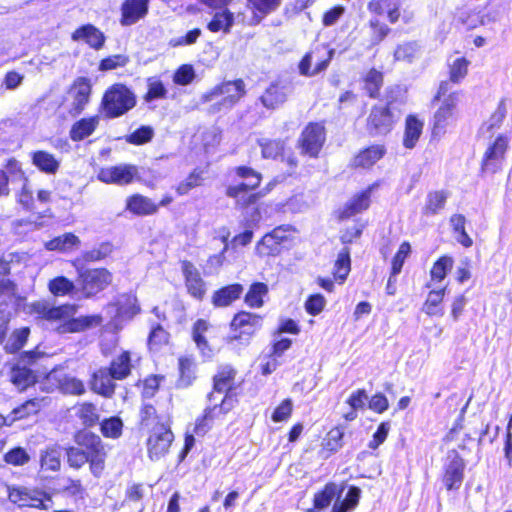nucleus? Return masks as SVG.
Here are the masks:
<instances>
[{"mask_svg": "<svg viewBox=\"0 0 512 512\" xmlns=\"http://www.w3.org/2000/svg\"><path fill=\"white\" fill-rule=\"evenodd\" d=\"M32 311L38 317L49 321L53 329L60 334L83 332L99 326L103 321L102 316L98 314L74 317V305L53 307L47 302L39 301L32 305Z\"/></svg>", "mask_w": 512, "mask_h": 512, "instance_id": "f257e3e1", "label": "nucleus"}, {"mask_svg": "<svg viewBox=\"0 0 512 512\" xmlns=\"http://www.w3.org/2000/svg\"><path fill=\"white\" fill-rule=\"evenodd\" d=\"M246 93L243 80L226 81L216 85L201 97L203 103L213 102L212 111L232 108Z\"/></svg>", "mask_w": 512, "mask_h": 512, "instance_id": "f03ea898", "label": "nucleus"}, {"mask_svg": "<svg viewBox=\"0 0 512 512\" xmlns=\"http://www.w3.org/2000/svg\"><path fill=\"white\" fill-rule=\"evenodd\" d=\"M136 104L132 91L123 84H114L103 95L101 107L108 118L122 116Z\"/></svg>", "mask_w": 512, "mask_h": 512, "instance_id": "7ed1b4c3", "label": "nucleus"}, {"mask_svg": "<svg viewBox=\"0 0 512 512\" xmlns=\"http://www.w3.org/2000/svg\"><path fill=\"white\" fill-rule=\"evenodd\" d=\"M76 444L82 448L90 458V471L99 477L104 470L106 452L100 437L91 432L83 431L75 435Z\"/></svg>", "mask_w": 512, "mask_h": 512, "instance_id": "20e7f679", "label": "nucleus"}, {"mask_svg": "<svg viewBox=\"0 0 512 512\" xmlns=\"http://www.w3.org/2000/svg\"><path fill=\"white\" fill-rule=\"evenodd\" d=\"M9 500L18 507H32L47 510L51 497L43 490L26 486H7Z\"/></svg>", "mask_w": 512, "mask_h": 512, "instance_id": "39448f33", "label": "nucleus"}, {"mask_svg": "<svg viewBox=\"0 0 512 512\" xmlns=\"http://www.w3.org/2000/svg\"><path fill=\"white\" fill-rule=\"evenodd\" d=\"M510 138L505 134H498L487 143L481 161V170L484 173L494 174L502 169Z\"/></svg>", "mask_w": 512, "mask_h": 512, "instance_id": "423d86ee", "label": "nucleus"}, {"mask_svg": "<svg viewBox=\"0 0 512 512\" xmlns=\"http://www.w3.org/2000/svg\"><path fill=\"white\" fill-rule=\"evenodd\" d=\"M113 280L112 273L105 268L78 271L77 283L86 297H91L106 289Z\"/></svg>", "mask_w": 512, "mask_h": 512, "instance_id": "0eeeda50", "label": "nucleus"}, {"mask_svg": "<svg viewBox=\"0 0 512 512\" xmlns=\"http://www.w3.org/2000/svg\"><path fill=\"white\" fill-rule=\"evenodd\" d=\"M231 335L229 340H239L247 344L251 337L261 328L262 317L258 314L241 311L231 321Z\"/></svg>", "mask_w": 512, "mask_h": 512, "instance_id": "6e6552de", "label": "nucleus"}, {"mask_svg": "<svg viewBox=\"0 0 512 512\" xmlns=\"http://www.w3.org/2000/svg\"><path fill=\"white\" fill-rule=\"evenodd\" d=\"M173 439L174 435L168 426L159 422L155 423L146 441L149 458L156 461L166 455Z\"/></svg>", "mask_w": 512, "mask_h": 512, "instance_id": "1a4fd4ad", "label": "nucleus"}, {"mask_svg": "<svg viewBox=\"0 0 512 512\" xmlns=\"http://www.w3.org/2000/svg\"><path fill=\"white\" fill-rule=\"evenodd\" d=\"M334 55L333 49L317 45L305 54L299 64V71L305 76H315L325 70Z\"/></svg>", "mask_w": 512, "mask_h": 512, "instance_id": "9d476101", "label": "nucleus"}, {"mask_svg": "<svg viewBox=\"0 0 512 512\" xmlns=\"http://www.w3.org/2000/svg\"><path fill=\"white\" fill-rule=\"evenodd\" d=\"M460 101V93L452 92L442 100L440 107L433 117V134L441 135L456 120L457 105Z\"/></svg>", "mask_w": 512, "mask_h": 512, "instance_id": "9b49d317", "label": "nucleus"}, {"mask_svg": "<svg viewBox=\"0 0 512 512\" xmlns=\"http://www.w3.org/2000/svg\"><path fill=\"white\" fill-rule=\"evenodd\" d=\"M137 176L138 168L132 164L102 167L97 173L99 181L120 186L132 183Z\"/></svg>", "mask_w": 512, "mask_h": 512, "instance_id": "f8f14e48", "label": "nucleus"}, {"mask_svg": "<svg viewBox=\"0 0 512 512\" xmlns=\"http://www.w3.org/2000/svg\"><path fill=\"white\" fill-rule=\"evenodd\" d=\"M325 139L324 126L320 123H309L303 130L300 138L302 152L311 157H317Z\"/></svg>", "mask_w": 512, "mask_h": 512, "instance_id": "ddd939ff", "label": "nucleus"}, {"mask_svg": "<svg viewBox=\"0 0 512 512\" xmlns=\"http://www.w3.org/2000/svg\"><path fill=\"white\" fill-rule=\"evenodd\" d=\"M150 0H124L120 6V24L132 26L144 19L149 12Z\"/></svg>", "mask_w": 512, "mask_h": 512, "instance_id": "4468645a", "label": "nucleus"}, {"mask_svg": "<svg viewBox=\"0 0 512 512\" xmlns=\"http://www.w3.org/2000/svg\"><path fill=\"white\" fill-rule=\"evenodd\" d=\"M90 94V80L85 77L77 78L68 91V97L71 99L70 113H81L90 100Z\"/></svg>", "mask_w": 512, "mask_h": 512, "instance_id": "2eb2a0df", "label": "nucleus"}, {"mask_svg": "<svg viewBox=\"0 0 512 512\" xmlns=\"http://www.w3.org/2000/svg\"><path fill=\"white\" fill-rule=\"evenodd\" d=\"M236 174L243 179V182L230 185L227 188V195L233 198H238L242 193L254 190L259 186L262 179L260 173L245 166L237 167Z\"/></svg>", "mask_w": 512, "mask_h": 512, "instance_id": "dca6fc26", "label": "nucleus"}, {"mask_svg": "<svg viewBox=\"0 0 512 512\" xmlns=\"http://www.w3.org/2000/svg\"><path fill=\"white\" fill-rule=\"evenodd\" d=\"M182 272L188 293L196 299H202L206 293V286L198 269L191 262L183 261Z\"/></svg>", "mask_w": 512, "mask_h": 512, "instance_id": "f3484780", "label": "nucleus"}, {"mask_svg": "<svg viewBox=\"0 0 512 512\" xmlns=\"http://www.w3.org/2000/svg\"><path fill=\"white\" fill-rule=\"evenodd\" d=\"M394 124V119L387 107H374L368 118V127L373 135L387 134Z\"/></svg>", "mask_w": 512, "mask_h": 512, "instance_id": "a211bd4d", "label": "nucleus"}, {"mask_svg": "<svg viewBox=\"0 0 512 512\" xmlns=\"http://www.w3.org/2000/svg\"><path fill=\"white\" fill-rule=\"evenodd\" d=\"M465 463L456 453L449 455V462L446 465L444 484L448 490L459 489L464 477Z\"/></svg>", "mask_w": 512, "mask_h": 512, "instance_id": "6ab92c4d", "label": "nucleus"}, {"mask_svg": "<svg viewBox=\"0 0 512 512\" xmlns=\"http://www.w3.org/2000/svg\"><path fill=\"white\" fill-rule=\"evenodd\" d=\"M73 41H82L95 50H99L105 43V35L92 24H86L77 28L72 33Z\"/></svg>", "mask_w": 512, "mask_h": 512, "instance_id": "aec40b11", "label": "nucleus"}, {"mask_svg": "<svg viewBox=\"0 0 512 512\" xmlns=\"http://www.w3.org/2000/svg\"><path fill=\"white\" fill-rule=\"evenodd\" d=\"M108 310H115L114 318L125 320L131 319L140 312L137 298L132 294L120 295L114 304L107 307Z\"/></svg>", "mask_w": 512, "mask_h": 512, "instance_id": "412c9836", "label": "nucleus"}, {"mask_svg": "<svg viewBox=\"0 0 512 512\" xmlns=\"http://www.w3.org/2000/svg\"><path fill=\"white\" fill-rule=\"evenodd\" d=\"M447 287L431 289L422 305V311L430 317H442L444 315L443 300Z\"/></svg>", "mask_w": 512, "mask_h": 512, "instance_id": "4be33fe9", "label": "nucleus"}, {"mask_svg": "<svg viewBox=\"0 0 512 512\" xmlns=\"http://www.w3.org/2000/svg\"><path fill=\"white\" fill-rule=\"evenodd\" d=\"M126 210L137 216H148L158 211V205L146 196L134 194L126 199Z\"/></svg>", "mask_w": 512, "mask_h": 512, "instance_id": "5701e85b", "label": "nucleus"}, {"mask_svg": "<svg viewBox=\"0 0 512 512\" xmlns=\"http://www.w3.org/2000/svg\"><path fill=\"white\" fill-rule=\"evenodd\" d=\"M234 374V370L228 366L218 372L214 377V390L208 397L210 402L218 400V398H223L225 395H229L228 392L232 387Z\"/></svg>", "mask_w": 512, "mask_h": 512, "instance_id": "b1692460", "label": "nucleus"}, {"mask_svg": "<svg viewBox=\"0 0 512 512\" xmlns=\"http://www.w3.org/2000/svg\"><path fill=\"white\" fill-rule=\"evenodd\" d=\"M115 380L107 369H99L93 374L91 389L104 397H111L115 391Z\"/></svg>", "mask_w": 512, "mask_h": 512, "instance_id": "393cba45", "label": "nucleus"}, {"mask_svg": "<svg viewBox=\"0 0 512 512\" xmlns=\"http://www.w3.org/2000/svg\"><path fill=\"white\" fill-rule=\"evenodd\" d=\"M400 0H372L368 3V10L376 15L387 14L391 23L398 21L400 17Z\"/></svg>", "mask_w": 512, "mask_h": 512, "instance_id": "a878e982", "label": "nucleus"}, {"mask_svg": "<svg viewBox=\"0 0 512 512\" xmlns=\"http://www.w3.org/2000/svg\"><path fill=\"white\" fill-rule=\"evenodd\" d=\"M226 5L220 6L219 11L215 12L211 21L208 23L207 28L213 33L223 32L228 34L234 25V14L225 8ZM216 7L215 9H217Z\"/></svg>", "mask_w": 512, "mask_h": 512, "instance_id": "bb28decb", "label": "nucleus"}, {"mask_svg": "<svg viewBox=\"0 0 512 512\" xmlns=\"http://www.w3.org/2000/svg\"><path fill=\"white\" fill-rule=\"evenodd\" d=\"M31 160L35 167L41 172L54 175L60 168V160L52 153L44 150H38L31 153Z\"/></svg>", "mask_w": 512, "mask_h": 512, "instance_id": "cd10ccee", "label": "nucleus"}, {"mask_svg": "<svg viewBox=\"0 0 512 512\" xmlns=\"http://www.w3.org/2000/svg\"><path fill=\"white\" fill-rule=\"evenodd\" d=\"M8 173L14 174L17 179L22 182L21 192L18 195V201L25 208L29 209L33 203V195L32 191L28 186V180L24 175V172L21 170L17 161H10L7 166Z\"/></svg>", "mask_w": 512, "mask_h": 512, "instance_id": "c85d7f7f", "label": "nucleus"}, {"mask_svg": "<svg viewBox=\"0 0 512 512\" xmlns=\"http://www.w3.org/2000/svg\"><path fill=\"white\" fill-rule=\"evenodd\" d=\"M372 188L373 187H369L351 198L343 208L341 218H349L366 210L370 205Z\"/></svg>", "mask_w": 512, "mask_h": 512, "instance_id": "c756f323", "label": "nucleus"}, {"mask_svg": "<svg viewBox=\"0 0 512 512\" xmlns=\"http://www.w3.org/2000/svg\"><path fill=\"white\" fill-rule=\"evenodd\" d=\"M235 399L231 395H225L218 400L209 401V406L205 409L204 415L213 422L221 420L233 407Z\"/></svg>", "mask_w": 512, "mask_h": 512, "instance_id": "7c9ffc66", "label": "nucleus"}, {"mask_svg": "<svg viewBox=\"0 0 512 512\" xmlns=\"http://www.w3.org/2000/svg\"><path fill=\"white\" fill-rule=\"evenodd\" d=\"M385 154L383 145H372L360 151L353 160L355 167L369 168L379 161Z\"/></svg>", "mask_w": 512, "mask_h": 512, "instance_id": "2f4dec72", "label": "nucleus"}, {"mask_svg": "<svg viewBox=\"0 0 512 512\" xmlns=\"http://www.w3.org/2000/svg\"><path fill=\"white\" fill-rule=\"evenodd\" d=\"M243 293V286L232 284L217 290L212 296V303L216 307H226L239 299Z\"/></svg>", "mask_w": 512, "mask_h": 512, "instance_id": "473e14b6", "label": "nucleus"}, {"mask_svg": "<svg viewBox=\"0 0 512 512\" xmlns=\"http://www.w3.org/2000/svg\"><path fill=\"white\" fill-rule=\"evenodd\" d=\"M287 99V88L279 84H271L261 96V103L268 109H275Z\"/></svg>", "mask_w": 512, "mask_h": 512, "instance_id": "72a5a7b5", "label": "nucleus"}, {"mask_svg": "<svg viewBox=\"0 0 512 512\" xmlns=\"http://www.w3.org/2000/svg\"><path fill=\"white\" fill-rule=\"evenodd\" d=\"M423 129V122L416 118L414 115H409L405 122V132L403 137V145L407 149H412L416 146Z\"/></svg>", "mask_w": 512, "mask_h": 512, "instance_id": "f704fd0d", "label": "nucleus"}, {"mask_svg": "<svg viewBox=\"0 0 512 512\" xmlns=\"http://www.w3.org/2000/svg\"><path fill=\"white\" fill-rule=\"evenodd\" d=\"M99 124V117L92 116L75 122L70 130V137L74 141H80L90 136Z\"/></svg>", "mask_w": 512, "mask_h": 512, "instance_id": "c9c22d12", "label": "nucleus"}, {"mask_svg": "<svg viewBox=\"0 0 512 512\" xmlns=\"http://www.w3.org/2000/svg\"><path fill=\"white\" fill-rule=\"evenodd\" d=\"M454 264V260L450 256L440 257L432 266L430 270V281L426 284V287L431 288L435 283L442 282L449 271H451Z\"/></svg>", "mask_w": 512, "mask_h": 512, "instance_id": "e433bc0d", "label": "nucleus"}, {"mask_svg": "<svg viewBox=\"0 0 512 512\" xmlns=\"http://www.w3.org/2000/svg\"><path fill=\"white\" fill-rule=\"evenodd\" d=\"M447 198L448 194L443 190L429 192L422 208V214L425 216L438 214L442 209H444Z\"/></svg>", "mask_w": 512, "mask_h": 512, "instance_id": "4c0bfd02", "label": "nucleus"}, {"mask_svg": "<svg viewBox=\"0 0 512 512\" xmlns=\"http://www.w3.org/2000/svg\"><path fill=\"white\" fill-rule=\"evenodd\" d=\"M46 405H48L47 398L30 399L12 411L13 418L11 419L10 422L12 423L15 420L23 419L29 417L30 415H34L38 413Z\"/></svg>", "mask_w": 512, "mask_h": 512, "instance_id": "58836bf2", "label": "nucleus"}, {"mask_svg": "<svg viewBox=\"0 0 512 512\" xmlns=\"http://www.w3.org/2000/svg\"><path fill=\"white\" fill-rule=\"evenodd\" d=\"M109 371L112 373V377L116 380H122L126 378L131 371V356L130 352L123 351L111 362Z\"/></svg>", "mask_w": 512, "mask_h": 512, "instance_id": "ea45409f", "label": "nucleus"}, {"mask_svg": "<svg viewBox=\"0 0 512 512\" xmlns=\"http://www.w3.org/2000/svg\"><path fill=\"white\" fill-rule=\"evenodd\" d=\"M10 380L19 390H25L35 383L36 376L25 366H15L10 372Z\"/></svg>", "mask_w": 512, "mask_h": 512, "instance_id": "a19ab883", "label": "nucleus"}, {"mask_svg": "<svg viewBox=\"0 0 512 512\" xmlns=\"http://www.w3.org/2000/svg\"><path fill=\"white\" fill-rule=\"evenodd\" d=\"M80 244V239L73 233H65L45 243V247L50 251H70Z\"/></svg>", "mask_w": 512, "mask_h": 512, "instance_id": "79ce46f5", "label": "nucleus"}, {"mask_svg": "<svg viewBox=\"0 0 512 512\" xmlns=\"http://www.w3.org/2000/svg\"><path fill=\"white\" fill-rule=\"evenodd\" d=\"M61 448L59 446H51L41 452L40 463L41 468L45 470L57 471L61 465Z\"/></svg>", "mask_w": 512, "mask_h": 512, "instance_id": "37998d69", "label": "nucleus"}, {"mask_svg": "<svg viewBox=\"0 0 512 512\" xmlns=\"http://www.w3.org/2000/svg\"><path fill=\"white\" fill-rule=\"evenodd\" d=\"M268 294V286L262 282L253 283L245 295L244 301L251 308L263 306V298Z\"/></svg>", "mask_w": 512, "mask_h": 512, "instance_id": "c03bdc74", "label": "nucleus"}, {"mask_svg": "<svg viewBox=\"0 0 512 512\" xmlns=\"http://www.w3.org/2000/svg\"><path fill=\"white\" fill-rule=\"evenodd\" d=\"M507 114L506 99H501L497 105L496 110L492 113L490 118L482 125L481 132L489 134L494 129L501 127Z\"/></svg>", "mask_w": 512, "mask_h": 512, "instance_id": "a18cd8bd", "label": "nucleus"}, {"mask_svg": "<svg viewBox=\"0 0 512 512\" xmlns=\"http://www.w3.org/2000/svg\"><path fill=\"white\" fill-rule=\"evenodd\" d=\"M75 415L81 420L86 427L93 426L99 418L95 405L92 403H81L74 407Z\"/></svg>", "mask_w": 512, "mask_h": 512, "instance_id": "49530a36", "label": "nucleus"}, {"mask_svg": "<svg viewBox=\"0 0 512 512\" xmlns=\"http://www.w3.org/2000/svg\"><path fill=\"white\" fill-rule=\"evenodd\" d=\"M351 270L350 252L348 248H343L337 256L334 266V276L343 283Z\"/></svg>", "mask_w": 512, "mask_h": 512, "instance_id": "de8ad7c7", "label": "nucleus"}, {"mask_svg": "<svg viewBox=\"0 0 512 512\" xmlns=\"http://www.w3.org/2000/svg\"><path fill=\"white\" fill-rule=\"evenodd\" d=\"M360 489L357 487H351L344 500L339 502L336 501L332 512H349L358 505L359 499H360Z\"/></svg>", "mask_w": 512, "mask_h": 512, "instance_id": "09e8293b", "label": "nucleus"}, {"mask_svg": "<svg viewBox=\"0 0 512 512\" xmlns=\"http://www.w3.org/2000/svg\"><path fill=\"white\" fill-rule=\"evenodd\" d=\"M339 494L338 486L334 483L325 485L324 489L314 496V506L317 509H323L331 504L333 499Z\"/></svg>", "mask_w": 512, "mask_h": 512, "instance_id": "8fccbe9b", "label": "nucleus"}, {"mask_svg": "<svg viewBox=\"0 0 512 512\" xmlns=\"http://www.w3.org/2000/svg\"><path fill=\"white\" fill-rule=\"evenodd\" d=\"M29 333L30 330L27 327L15 330L5 344V350L10 353L19 351L26 343Z\"/></svg>", "mask_w": 512, "mask_h": 512, "instance_id": "3c124183", "label": "nucleus"}, {"mask_svg": "<svg viewBox=\"0 0 512 512\" xmlns=\"http://www.w3.org/2000/svg\"><path fill=\"white\" fill-rule=\"evenodd\" d=\"M123 422L119 417L104 419L100 424L101 433L107 438L116 439L121 436Z\"/></svg>", "mask_w": 512, "mask_h": 512, "instance_id": "603ef678", "label": "nucleus"}, {"mask_svg": "<svg viewBox=\"0 0 512 512\" xmlns=\"http://www.w3.org/2000/svg\"><path fill=\"white\" fill-rule=\"evenodd\" d=\"M209 324L203 319H199L193 327V339L201 349L204 356H210L211 350L208 349L207 342L203 334L208 330Z\"/></svg>", "mask_w": 512, "mask_h": 512, "instance_id": "864d4df0", "label": "nucleus"}, {"mask_svg": "<svg viewBox=\"0 0 512 512\" xmlns=\"http://www.w3.org/2000/svg\"><path fill=\"white\" fill-rule=\"evenodd\" d=\"M63 393L70 395H82L85 393L84 383L74 376H64L59 382Z\"/></svg>", "mask_w": 512, "mask_h": 512, "instance_id": "5fc2aeb1", "label": "nucleus"}, {"mask_svg": "<svg viewBox=\"0 0 512 512\" xmlns=\"http://www.w3.org/2000/svg\"><path fill=\"white\" fill-rule=\"evenodd\" d=\"M256 250L261 256L276 255L281 250V244L270 233H267L257 244Z\"/></svg>", "mask_w": 512, "mask_h": 512, "instance_id": "6e6d98bb", "label": "nucleus"}, {"mask_svg": "<svg viewBox=\"0 0 512 512\" xmlns=\"http://www.w3.org/2000/svg\"><path fill=\"white\" fill-rule=\"evenodd\" d=\"M168 340L169 334L160 325H157L156 327H153L150 332L148 345L150 350L157 351L162 346L166 345Z\"/></svg>", "mask_w": 512, "mask_h": 512, "instance_id": "4d7b16f0", "label": "nucleus"}, {"mask_svg": "<svg viewBox=\"0 0 512 512\" xmlns=\"http://www.w3.org/2000/svg\"><path fill=\"white\" fill-rule=\"evenodd\" d=\"M66 454L67 461L71 467L80 468L87 462L90 464L89 456L78 445L77 447L68 448Z\"/></svg>", "mask_w": 512, "mask_h": 512, "instance_id": "13d9d810", "label": "nucleus"}, {"mask_svg": "<svg viewBox=\"0 0 512 512\" xmlns=\"http://www.w3.org/2000/svg\"><path fill=\"white\" fill-rule=\"evenodd\" d=\"M383 76L382 73L371 69L365 77V89L367 90L370 97H376L378 91L382 85Z\"/></svg>", "mask_w": 512, "mask_h": 512, "instance_id": "bf43d9fd", "label": "nucleus"}, {"mask_svg": "<svg viewBox=\"0 0 512 512\" xmlns=\"http://www.w3.org/2000/svg\"><path fill=\"white\" fill-rule=\"evenodd\" d=\"M179 383L181 386H188L194 378V363L189 358L179 359Z\"/></svg>", "mask_w": 512, "mask_h": 512, "instance_id": "052dcab7", "label": "nucleus"}, {"mask_svg": "<svg viewBox=\"0 0 512 512\" xmlns=\"http://www.w3.org/2000/svg\"><path fill=\"white\" fill-rule=\"evenodd\" d=\"M262 155L264 158L275 159L281 155L284 149V143L279 140H263L260 142Z\"/></svg>", "mask_w": 512, "mask_h": 512, "instance_id": "680f3d73", "label": "nucleus"}, {"mask_svg": "<svg viewBox=\"0 0 512 512\" xmlns=\"http://www.w3.org/2000/svg\"><path fill=\"white\" fill-rule=\"evenodd\" d=\"M469 62L465 58H457L450 67V80L459 83L468 72Z\"/></svg>", "mask_w": 512, "mask_h": 512, "instance_id": "e2e57ef3", "label": "nucleus"}, {"mask_svg": "<svg viewBox=\"0 0 512 512\" xmlns=\"http://www.w3.org/2000/svg\"><path fill=\"white\" fill-rule=\"evenodd\" d=\"M153 134L154 132L151 127L142 126L128 135L126 137V141L134 145H142L149 142L152 139Z\"/></svg>", "mask_w": 512, "mask_h": 512, "instance_id": "0e129e2a", "label": "nucleus"}, {"mask_svg": "<svg viewBox=\"0 0 512 512\" xmlns=\"http://www.w3.org/2000/svg\"><path fill=\"white\" fill-rule=\"evenodd\" d=\"M411 252V246L408 242H403L392 260L393 275H398L403 267L406 258Z\"/></svg>", "mask_w": 512, "mask_h": 512, "instance_id": "69168bd1", "label": "nucleus"}, {"mask_svg": "<svg viewBox=\"0 0 512 512\" xmlns=\"http://www.w3.org/2000/svg\"><path fill=\"white\" fill-rule=\"evenodd\" d=\"M418 52V47L415 43H405L399 45L395 52L394 58L397 61L411 62Z\"/></svg>", "mask_w": 512, "mask_h": 512, "instance_id": "338daca9", "label": "nucleus"}, {"mask_svg": "<svg viewBox=\"0 0 512 512\" xmlns=\"http://www.w3.org/2000/svg\"><path fill=\"white\" fill-rule=\"evenodd\" d=\"M74 288L73 282L65 277H57L49 282V290L54 295H65Z\"/></svg>", "mask_w": 512, "mask_h": 512, "instance_id": "774afa93", "label": "nucleus"}]
</instances>
